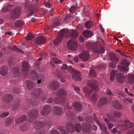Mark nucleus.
<instances>
[{
  "mask_svg": "<svg viewBox=\"0 0 134 134\" xmlns=\"http://www.w3.org/2000/svg\"><path fill=\"white\" fill-rule=\"evenodd\" d=\"M8 68L5 65H3L1 67L0 73L2 76H5L8 73Z\"/></svg>",
  "mask_w": 134,
  "mask_h": 134,
  "instance_id": "obj_26",
  "label": "nucleus"
},
{
  "mask_svg": "<svg viewBox=\"0 0 134 134\" xmlns=\"http://www.w3.org/2000/svg\"><path fill=\"white\" fill-rule=\"evenodd\" d=\"M79 57L83 60L86 61L88 60L89 59V56L88 53L86 52L83 53L79 55Z\"/></svg>",
  "mask_w": 134,
  "mask_h": 134,
  "instance_id": "obj_23",
  "label": "nucleus"
},
{
  "mask_svg": "<svg viewBox=\"0 0 134 134\" xmlns=\"http://www.w3.org/2000/svg\"><path fill=\"white\" fill-rule=\"evenodd\" d=\"M22 68L21 70L23 76L26 77L28 76L29 65L27 62L24 61L22 63Z\"/></svg>",
  "mask_w": 134,
  "mask_h": 134,
  "instance_id": "obj_5",
  "label": "nucleus"
},
{
  "mask_svg": "<svg viewBox=\"0 0 134 134\" xmlns=\"http://www.w3.org/2000/svg\"><path fill=\"white\" fill-rule=\"evenodd\" d=\"M72 107L74 110L76 112L80 111L82 110V105L78 102H74L73 104Z\"/></svg>",
  "mask_w": 134,
  "mask_h": 134,
  "instance_id": "obj_16",
  "label": "nucleus"
},
{
  "mask_svg": "<svg viewBox=\"0 0 134 134\" xmlns=\"http://www.w3.org/2000/svg\"><path fill=\"white\" fill-rule=\"evenodd\" d=\"M12 71L13 73L15 74L18 77H19L21 75V73L20 72V69L18 67H14L12 69Z\"/></svg>",
  "mask_w": 134,
  "mask_h": 134,
  "instance_id": "obj_34",
  "label": "nucleus"
},
{
  "mask_svg": "<svg viewBox=\"0 0 134 134\" xmlns=\"http://www.w3.org/2000/svg\"><path fill=\"white\" fill-rule=\"evenodd\" d=\"M109 56L111 60L115 62H118L119 61V59L117 56L115 55L113 52H111L109 54Z\"/></svg>",
  "mask_w": 134,
  "mask_h": 134,
  "instance_id": "obj_28",
  "label": "nucleus"
},
{
  "mask_svg": "<svg viewBox=\"0 0 134 134\" xmlns=\"http://www.w3.org/2000/svg\"><path fill=\"white\" fill-rule=\"evenodd\" d=\"M85 120L87 122H93V119L91 116H88L86 117L85 119Z\"/></svg>",
  "mask_w": 134,
  "mask_h": 134,
  "instance_id": "obj_53",
  "label": "nucleus"
},
{
  "mask_svg": "<svg viewBox=\"0 0 134 134\" xmlns=\"http://www.w3.org/2000/svg\"><path fill=\"white\" fill-rule=\"evenodd\" d=\"M93 25V22L89 21H87L85 25V27L88 29H90Z\"/></svg>",
  "mask_w": 134,
  "mask_h": 134,
  "instance_id": "obj_45",
  "label": "nucleus"
},
{
  "mask_svg": "<svg viewBox=\"0 0 134 134\" xmlns=\"http://www.w3.org/2000/svg\"><path fill=\"white\" fill-rule=\"evenodd\" d=\"M93 120L96 122L97 123L99 121L98 120V118L95 113H93Z\"/></svg>",
  "mask_w": 134,
  "mask_h": 134,
  "instance_id": "obj_60",
  "label": "nucleus"
},
{
  "mask_svg": "<svg viewBox=\"0 0 134 134\" xmlns=\"http://www.w3.org/2000/svg\"><path fill=\"white\" fill-rule=\"evenodd\" d=\"M35 124L36 129L37 130H39L41 127H44L45 126V123L41 121H37L36 122Z\"/></svg>",
  "mask_w": 134,
  "mask_h": 134,
  "instance_id": "obj_30",
  "label": "nucleus"
},
{
  "mask_svg": "<svg viewBox=\"0 0 134 134\" xmlns=\"http://www.w3.org/2000/svg\"><path fill=\"white\" fill-rule=\"evenodd\" d=\"M66 91L63 88H60L57 91L56 93V96L57 97H61L63 96H66Z\"/></svg>",
  "mask_w": 134,
  "mask_h": 134,
  "instance_id": "obj_22",
  "label": "nucleus"
},
{
  "mask_svg": "<svg viewBox=\"0 0 134 134\" xmlns=\"http://www.w3.org/2000/svg\"><path fill=\"white\" fill-rule=\"evenodd\" d=\"M39 102L38 101H36L34 100L32 101L31 102V104L34 106H36L38 105L39 104Z\"/></svg>",
  "mask_w": 134,
  "mask_h": 134,
  "instance_id": "obj_61",
  "label": "nucleus"
},
{
  "mask_svg": "<svg viewBox=\"0 0 134 134\" xmlns=\"http://www.w3.org/2000/svg\"><path fill=\"white\" fill-rule=\"evenodd\" d=\"M121 115V113L120 112L114 111L112 115L108 114L107 115L110 120L114 121L116 120V118H119L120 117Z\"/></svg>",
  "mask_w": 134,
  "mask_h": 134,
  "instance_id": "obj_10",
  "label": "nucleus"
},
{
  "mask_svg": "<svg viewBox=\"0 0 134 134\" xmlns=\"http://www.w3.org/2000/svg\"><path fill=\"white\" fill-rule=\"evenodd\" d=\"M13 98V96L9 93L4 95L2 97V100L4 102L9 103L12 101Z\"/></svg>",
  "mask_w": 134,
  "mask_h": 134,
  "instance_id": "obj_11",
  "label": "nucleus"
},
{
  "mask_svg": "<svg viewBox=\"0 0 134 134\" xmlns=\"http://www.w3.org/2000/svg\"><path fill=\"white\" fill-rule=\"evenodd\" d=\"M30 75L29 77L31 78H32L33 79L37 78V76H38L36 72L34 70H31L30 71Z\"/></svg>",
  "mask_w": 134,
  "mask_h": 134,
  "instance_id": "obj_39",
  "label": "nucleus"
},
{
  "mask_svg": "<svg viewBox=\"0 0 134 134\" xmlns=\"http://www.w3.org/2000/svg\"><path fill=\"white\" fill-rule=\"evenodd\" d=\"M108 98L105 97L100 98L98 103V105L99 107H101L105 105L108 103Z\"/></svg>",
  "mask_w": 134,
  "mask_h": 134,
  "instance_id": "obj_13",
  "label": "nucleus"
},
{
  "mask_svg": "<svg viewBox=\"0 0 134 134\" xmlns=\"http://www.w3.org/2000/svg\"><path fill=\"white\" fill-rule=\"evenodd\" d=\"M127 81L129 84L134 83V75L130 74L126 76Z\"/></svg>",
  "mask_w": 134,
  "mask_h": 134,
  "instance_id": "obj_35",
  "label": "nucleus"
},
{
  "mask_svg": "<svg viewBox=\"0 0 134 134\" xmlns=\"http://www.w3.org/2000/svg\"><path fill=\"white\" fill-rule=\"evenodd\" d=\"M38 111L35 109H33L27 113V115L31 119H36L38 116Z\"/></svg>",
  "mask_w": 134,
  "mask_h": 134,
  "instance_id": "obj_9",
  "label": "nucleus"
},
{
  "mask_svg": "<svg viewBox=\"0 0 134 134\" xmlns=\"http://www.w3.org/2000/svg\"><path fill=\"white\" fill-rule=\"evenodd\" d=\"M49 86L51 90L55 91L59 87L60 85L56 81H53L49 84Z\"/></svg>",
  "mask_w": 134,
  "mask_h": 134,
  "instance_id": "obj_14",
  "label": "nucleus"
},
{
  "mask_svg": "<svg viewBox=\"0 0 134 134\" xmlns=\"http://www.w3.org/2000/svg\"><path fill=\"white\" fill-rule=\"evenodd\" d=\"M63 112V109L62 107L57 105L53 107L52 113L54 115L58 116L62 115Z\"/></svg>",
  "mask_w": 134,
  "mask_h": 134,
  "instance_id": "obj_7",
  "label": "nucleus"
},
{
  "mask_svg": "<svg viewBox=\"0 0 134 134\" xmlns=\"http://www.w3.org/2000/svg\"><path fill=\"white\" fill-rule=\"evenodd\" d=\"M26 119V115H22L19 117L16 118L15 119V122L16 124H19L25 121Z\"/></svg>",
  "mask_w": 134,
  "mask_h": 134,
  "instance_id": "obj_17",
  "label": "nucleus"
},
{
  "mask_svg": "<svg viewBox=\"0 0 134 134\" xmlns=\"http://www.w3.org/2000/svg\"><path fill=\"white\" fill-rule=\"evenodd\" d=\"M29 10L30 12H29L28 16H29L31 15L32 14H34L35 12H36L35 8L32 5H31L30 6Z\"/></svg>",
  "mask_w": 134,
  "mask_h": 134,
  "instance_id": "obj_43",
  "label": "nucleus"
},
{
  "mask_svg": "<svg viewBox=\"0 0 134 134\" xmlns=\"http://www.w3.org/2000/svg\"><path fill=\"white\" fill-rule=\"evenodd\" d=\"M83 36L86 37H89L93 35V34L90 30H86L82 32Z\"/></svg>",
  "mask_w": 134,
  "mask_h": 134,
  "instance_id": "obj_31",
  "label": "nucleus"
},
{
  "mask_svg": "<svg viewBox=\"0 0 134 134\" xmlns=\"http://www.w3.org/2000/svg\"><path fill=\"white\" fill-rule=\"evenodd\" d=\"M9 114V113L8 112L3 113L0 115V117L1 118H4L8 116Z\"/></svg>",
  "mask_w": 134,
  "mask_h": 134,
  "instance_id": "obj_59",
  "label": "nucleus"
},
{
  "mask_svg": "<svg viewBox=\"0 0 134 134\" xmlns=\"http://www.w3.org/2000/svg\"><path fill=\"white\" fill-rule=\"evenodd\" d=\"M12 120L10 118H8L5 121V126H8L10 125L12 122Z\"/></svg>",
  "mask_w": 134,
  "mask_h": 134,
  "instance_id": "obj_52",
  "label": "nucleus"
},
{
  "mask_svg": "<svg viewBox=\"0 0 134 134\" xmlns=\"http://www.w3.org/2000/svg\"><path fill=\"white\" fill-rule=\"evenodd\" d=\"M25 82L27 88L29 90H31L35 86L34 83L31 81L27 80Z\"/></svg>",
  "mask_w": 134,
  "mask_h": 134,
  "instance_id": "obj_25",
  "label": "nucleus"
},
{
  "mask_svg": "<svg viewBox=\"0 0 134 134\" xmlns=\"http://www.w3.org/2000/svg\"><path fill=\"white\" fill-rule=\"evenodd\" d=\"M67 129L71 133H72L75 130L74 125L70 122H68L66 123Z\"/></svg>",
  "mask_w": 134,
  "mask_h": 134,
  "instance_id": "obj_21",
  "label": "nucleus"
},
{
  "mask_svg": "<svg viewBox=\"0 0 134 134\" xmlns=\"http://www.w3.org/2000/svg\"><path fill=\"white\" fill-rule=\"evenodd\" d=\"M60 21L59 19L54 20L53 21L52 26L54 27H56L60 24Z\"/></svg>",
  "mask_w": 134,
  "mask_h": 134,
  "instance_id": "obj_47",
  "label": "nucleus"
},
{
  "mask_svg": "<svg viewBox=\"0 0 134 134\" xmlns=\"http://www.w3.org/2000/svg\"><path fill=\"white\" fill-rule=\"evenodd\" d=\"M14 25L17 27H21L24 25V23L23 21L19 20L15 22Z\"/></svg>",
  "mask_w": 134,
  "mask_h": 134,
  "instance_id": "obj_36",
  "label": "nucleus"
},
{
  "mask_svg": "<svg viewBox=\"0 0 134 134\" xmlns=\"http://www.w3.org/2000/svg\"><path fill=\"white\" fill-rule=\"evenodd\" d=\"M50 134H60V133L57 130H53L51 132Z\"/></svg>",
  "mask_w": 134,
  "mask_h": 134,
  "instance_id": "obj_63",
  "label": "nucleus"
},
{
  "mask_svg": "<svg viewBox=\"0 0 134 134\" xmlns=\"http://www.w3.org/2000/svg\"><path fill=\"white\" fill-rule=\"evenodd\" d=\"M97 123L99 125V126L100 127V129L101 130H104L105 129L106 127H105V126L103 125H102V124L100 122V121Z\"/></svg>",
  "mask_w": 134,
  "mask_h": 134,
  "instance_id": "obj_57",
  "label": "nucleus"
},
{
  "mask_svg": "<svg viewBox=\"0 0 134 134\" xmlns=\"http://www.w3.org/2000/svg\"><path fill=\"white\" fill-rule=\"evenodd\" d=\"M19 107L18 106L12 103L11 106L12 110L13 111H16L18 110Z\"/></svg>",
  "mask_w": 134,
  "mask_h": 134,
  "instance_id": "obj_55",
  "label": "nucleus"
},
{
  "mask_svg": "<svg viewBox=\"0 0 134 134\" xmlns=\"http://www.w3.org/2000/svg\"><path fill=\"white\" fill-rule=\"evenodd\" d=\"M130 63L128 62L125 60H122L121 62V64L122 65H125L126 67H127Z\"/></svg>",
  "mask_w": 134,
  "mask_h": 134,
  "instance_id": "obj_51",
  "label": "nucleus"
},
{
  "mask_svg": "<svg viewBox=\"0 0 134 134\" xmlns=\"http://www.w3.org/2000/svg\"><path fill=\"white\" fill-rule=\"evenodd\" d=\"M53 61L55 63H61V60H59L56 58H53Z\"/></svg>",
  "mask_w": 134,
  "mask_h": 134,
  "instance_id": "obj_62",
  "label": "nucleus"
},
{
  "mask_svg": "<svg viewBox=\"0 0 134 134\" xmlns=\"http://www.w3.org/2000/svg\"><path fill=\"white\" fill-rule=\"evenodd\" d=\"M15 57L14 56H11L9 57L8 59V64L10 66H12L14 65L15 63Z\"/></svg>",
  "mask_w": 134,
  "mask_h": 134,
  "instance_id": "obj_29",
  "label": "nucleus"
},
{
  "mask_svg": "<svg viewBox=\"0 0 134 134\" xmlns=\"http://www.w3.org/2000/svg\"><path fill=\"white\" fill-rule=\"evenodd\" d=\"M20 99L19 98H17L14 99L12 103L19 107L20 105Z\"/></svg>",
  "mask_w": 134,
  "mask_h": 134,
  "instance_id": "obj_48",
  "label": "nucleus"
},
{
  "mask_svg": "<svg viewBox=\"0 0 134 134\" xmlns=\"http://www.w3.org/2000/svg\"><path fill=\"white\" fill-rule=\"evenodd\" d=\"M66 116L69 118H71L74 115V114L71 111H68L66 113Z\"/></svg>",
  "mask_w": 134,
  "mask_h": 134,
  "instance_id": "obj_58",
  "label": "nucleus"
},
{
  "mask_svg": "<svg viewBox=\"0 0 134 134\" xmlns=\"http://www.w3.org/2000/svg\"><path fill=\"white\" fill-rule=\"evenodd\" d=\"M67 48L69 50L75 51L77 47V41L76 39L72 38L67 42Z\"/></svg>",
  "mask_w": 134,
  "mask_h": 134,
  "instance_id": "obj_1",
  "label": "nucleus"
},
{
  "mask_svg": "<svg viewBox=\"0 0 134 134\" xmlns=\"http://www.w3.org/2000/svg\"><path fill=\"white\" fill-rule=\"evenodd\" d=\"M116 73V72L115 70L113 71L110 74V80L112 82H113L115 78V75Z\"/></svg>",
  "mask_w": 134,
  "mask_h": 134,
  "instance_id": "obj_44",
  "label": "nucleus"
},
{
  "mask_svg": "<svg viewBox=\"0 0 134 134\" xmlns=\"http://www.w3.org/2000/svg\"><path fill=\"white\" fill-rule=\"evenodd\" d=\"M68 34V32L67 30L63 29L59 31L58 33V35L56 39L54 41V43L55 45H57L63 39V37Z\"/></svg>",
  "mask_w": 134,
  "mask_h": 134,
  "instance_id": "obj_2",
  "label": "nucleus"
},
{
  "mask_svg": "<svg viewBox=\"0 0 134 134\" xmlns=\"http://www.w3.org/2000/svg\"><path fill=\"white\" fill-rule=\"evenodd\" d=\"M126 134H134V129L127 132Z\"/></svg>",
  "mask_w": 134,
  "mask_h": 134,
  "instance_id": "obj_64",
  "label": "nucleus"
},
{
  "mask_svg": "<svg viewBox=\"0 0 134 134\" xmlns=\"http://www.w3.org/2000/svg\"><path fill=\"white\" fill-rule=\"evenodd\" d=\"M111 104L113 107L114 108L118 109L121 110L123 108L122 106L117 100L112 101Z\"/></svg>",
  "mask_w": 134,
  "mask_h": 134,
  "instance_id": "obj_18",
  "label": "nucleus"
},
{
  "mask_svg": "<svg viewBox=\"0 0 134 134\" xmlns=\"http://www.w3.org/2000/svg\"><path fill=\"white\" fill-rule=\"evenodd\" d=\"M36 79L37 80V83L38 84L43 83L44 80V76L43 74L38 75L37 76Z\"/></svg>",
  "mask_w": 134,
  "mask_h": 134,
  "instance_id": "obj_33",
  "label": "nucleus"
},
{
  "mask_svg": "<svg viewBox=\"0 0 134 134\" xmlns=\"http://www.w3.org/2000/svg\"><path fill=\"white\" fill-rule=\"evenodd\" d=\"M46 38L43 36H39L36 38L35 41L36 43L38 44H42L44 42Z\"/></svg>",
  "mask_w": 134,
  "mask_h": 134,
  "instance_id": "obj_20",
  "label": "nucleus"
},
{
  "mask_svg": "<svg viewBox=\"0 0 134 134\" xmlns=\"http://www.w3.org/2000/svg\"><path fill=\"white\" fill-rule=\"evenodd\" d=\"M81 126L79 123H76L75 125V131L77 132H80L81 130Z\"/></svg>",
  "mask_w": 134,
  "mask_h": 134,
  "instance_id": "obj_49",
  "label": "nucleus"
},
{
  "mask_svg": "<svg viewBox=\"0 0 134 134\" xmlns=\"http://www.w3.org/2000/svg\"><path fill=\"white\" fill-rule=\"evenodd\" d=\"M91 126L87 123L83 124L82 126V130L83 132H88L90 131Z\"/></svg>",
  "mask_w": 134,
  "mask_h": 134,
  "instance_id": "obj_24",
  "label": "nucleus"
},
{
  "mask_svg": "<svg viewBox=\"0 0 134 134\" xmlns=\"http://www.w3.org/2000/svg\"><path fill=\"white\" fill-rule=\"evenodd\" d=\"M13 48L10 46L8 47L9 48L11 49L12 50L18 52H21L22 53H24L21 49L18 48L16 46H13Z\"/></svg>",
  "mask_w": 134,
  "mask_h": 134,
  "instance_id": "obj_40",
  "label": "nucleus"
},
{
  "mask_svg": "<svg viewBox=\"0 0 134 134\" xmlns=\"http://www.w3.org/2000/svg\"><path fill=\"white\" fill-rule=\"evenodd\" d=\"M66 99L65 97H63L61 98H60L59 104H63L66 102Z\"/></svg>",
  "mask_w": 134,
  "mask_h": 134,
  "instance_id": "obj_56",
  "label": "nucleus"
},
{
  "mask_svg": "<svg viewBox=\"0 0 134 134\" xmlns=\"http://www.w3.org/2000/svg\"><path fill=\"white\" fill-rule=\"evenodd\" d=\"M34 35L30 32L29 34L26 37V39L27 40H32L34 38Z\"/></svg>",
  "mask_w": 134,
  "mask_h": 134,
  "instance_id": "obj_50",
  "label": "nucleus"
},
{
  "mask_svg": "<svg viewBox=\"0 0 134 134\" xmlns=\"http://www.w3.org/2000/svg\"><path fill=\"white\" fill-rule=\"evenodd\" d=\"M43 93L42 89L40 88L33 89L31 94L35 99L40 98Z\"/></svg>",
  "mask_w": 134,
  "mask_h": 134,
  "instance_id": "obj_4",
  "label": "nucleus"
},
{
  "mask_svg": "<svg viewBox=\"0 0 134 134\" xmlns=\"http://www.w3.org/2000/svg\"><path fill=\"white\" fill-rule=\"evenodd\" d=\"M21 12L20 8L17 7L15 8L11 14V18L12 19H14L18 17L20 15Z\"/></svg>",
  "mask_w": 134,
  "mask_h": 134,
  "instance_id": "obj_6",
  "label": "nucleus"
},
{
  "mask_svg": "<svg viewBox=\"0 0 134 134\" xmlns=\"http://www.w3.org/2000/svg\"><path fill=\"white\" fill-rule=\"evenodd\" d=\"M89 75L92 77H95L96 75L95 71L93 69L90 70L89 71Z\"/></svg>",
  "mask_w": 134,
  "mask_h": 134,
  "instance_id": "obj_54",
  "label": "nucleus"
},
{
  "mask_svg": "<svg viewBox=\"0 0 134 134\" xmlns=\"http://www.w3.org/2000/svg\"><path fill=\"white\" fill-rule=\"evenodd\" d=\"M51 110V109L50 105H46L43 107L41 112V114L43 116H46L49 114Z\"/></svg>",
  "mask_w": 134,
  "mask_h": 134,
  "instance_id": "obj_8",
  "label": "nucleus"
},
{
  "mask_svg": "<svg viewBox=\"0 0 134 134\" xmlns=\"http://www.w3.org/2000/svg\"><path fill=\"white\" fill-rule=\"evenodd\" d=\"M72 78L75 81H80L81 79L80 72L77 71H76L72 74Z\"/></svg>",
  "mask_w": 134,
  "mask_h": 134,
  "instance_id": "obj_19",
  "label": "nucleus"
},
{
  "mask_svg": "<svg viewBox=\"0 0 134 134\" xmlns=\"http://www.w3.org/2000/svg\"><path fill=\"white\" fill-rule=\"evenodd\" d=\"M61 134H69V132L66 128L64 126H62L59 128Z\"/></svg>",
  "mask_w": 134,
  "mask_h": 134,
  "instance_id": "obj_37",
  "label": "nucleus"
},
{
  "mask_svg": "<svg viewBox=\"0 0 134 134\" xmlns=\"http://www.w3.org/2000/svg\"><path fill=\"white\" fill-rule=\"evenodd\" d=\"M124 122L126 124V125H124V126L128 128H131L133 125V124L129 122L128 120H126Z\"/></svg>",
  "mask_w": 134,
  "mask_h": 134,
  "instance_id": "obj_38",
  "label": "nucleus"
},
{
  "mask_svg": "<svg viewBox=\"0 0 134 134\" xmlns=\"http://www.w3.org/2000/svg\"><path fill=\"white\" fill-rule=\"evenodd\" d=\"M13 92L15 93L18 94L20 92L19 86L18 85H13L12 87Z\"/></svg>",
  "mask_w": 134,
  "mask_h": 134,
  "instance_id": "obj_32",
  "label": "nucleus"
},
{
  "mask_svg": "<svg viewBox=\"0 0 134 134\" xmlns=\"http://www.w3.org/2000/svg\"><path fill=\"white\" fill-rule=\"evenodd\" d=\"M90 46L92 48V51L94 53H99L103 51V53L105 51L104 48L101 46L98 43H93L91 44Z\"/></svg>",
  "mask_w": 134,
  "mask_h": 134,
  "instance_id": "obj_3",
  "label": "nucleus"
},
{
  "mask_svg": "<svg viewBox=\"0 0 134 134\" xmlns=\"http://www.w3.org/2000/svg\"><path fill=\"white\" fill-rule=\"evenodd\" d=\"M88 85L93 90L95 91L98 90V88L97 85V82L95 80H91L88 82Z\"/></svg>",
  "mask_w": 134,
  "mask_h": 134,
  "instance_id": "obj_12",
  "label": "nucleus"
},
{
  "mask_svg": "<svg viewBox=\"0 0 134 134\" xmlns=\"http://www.w3.org/2000/svg\"><path fill=\"white\" fill-rule=\"evenodd\" d=\"M78 31L76 30L72 31L70 34V36L71 37H73V38H75L78 36Z\"/></svg>",
  "mask_w": 134,
  "mask_h": 134,
  "instance_id": "obj_42",
  "label": "nucleus"
},
{
  "mask_svg": "<svg viewBox=\"0 0 134 134\" xmlns=\"http://www.w3.org/2000/svg\"><path fill=\"white\" fill-rule=\"evenodd\" d=\"M126 76H124L123 74L120 73H118L116 75V81L120 83H123L124 81V79Z\"/></svg>",
  "mask_w": 134,
  "mask_h": 134,
  "instance_id": "obj_15",
  "label": "nucleus"
},
{
  "mask_svg": "<svg viewBox=\"0 0 134 134\" xmlns=\"http://www.w3.org/2000/svg\"><path fill=\"white\" fill-rule=\"evenodd\" d=\"M118 70L121 72H125L128 70L129 69L124 66H121L118 65L117 66Z\"/></svg>",
  "mask_w": 134,
  "mask_h": 134,
  "instance_id": "obj_41",
  "label": "nucleus"
},
{
  "mask_svg": "<svg viewBox=\"0 0 134 134\" xmlns=\"http://www.w3.org/2000/svg\"><path fill=\"white\" fill-rule=\"evenodd\" d=\"M83 90L85 93V96L86 97H88L91 94L92 92V91L86 87H84L83 88Z\"/></svg>",
  "mask_w": 134,
  "mask_h": 134,
  "instance_id": "obj_27",
  "label": "nucleus"
},
{
  "mask_svg": "<svg viewBox=\"0 0 134 134\" xmlns=\"http://www.w3.org/2000/svg\"><path fill=\"white\" fill-rule=\"evenodd\" d=\"M97 94L96 93H94L92 94L91 96V99L93 103H95L97 99L96 96Z\"/></svg>",
  "mask_w": 134,
  "mask_h": 134,
  "instance_id": "obj_46",
  "label": "nucleus"
}]
</instances>
